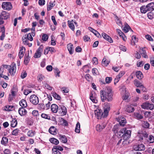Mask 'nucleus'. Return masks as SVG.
Wrapping results in <instances>:
<instances>
[{"label":"nucleus","mask_w":154,"mask_h":154,"mask_svg":"<svg viewBox=\"0 0 154 154\" xmlns=\"http://www.w3.org/2000/svg\"><path fill=\"white\" fill-rule=\"evenodd\" d=\"M111 88L108 87H106L105 91L101 90L100 91L101 99L103 102H104L106 100L108 102L112 100L113 94Z\"/></svg>","instance_id":"obj_1"},{"label":"nucleus","mask_w":154,"mask_h":154,"mask_svg":"<svg viewBox=\"0 0 154 154\" xmlns=\"http://www.w3.org/2000/svg\"><path fill=\"white\" fill-rule=\"evenodd\" d=\"M140 12L145 14L148 11H152L154 10V3L151 2L148 4L146 6L143 5L140 8Z\"/></svg>","instance_id":"obj_2"},{"label":"nucleus","mask_w":154,"mask_h":154,"mask_svg":"<svg viewBox=\"0 0 154 154\" xmlns=\"http://www.w3.org/2000/svg\"><path fill=\"white\" fill-rule=\"evenodd\" d=\"M141 106L143 109L150 110H152L154 108L153 104L148 102L143 103L142 104Z\"/></svg>","instance_id":"obj_3"},{"label":"nucleus","mask_w":154,"mask_h":154,"mask_svg":"<svg viewBox=\"0 0 154 154\" xmlns=\"http://www.w3.org/2000/svg\"><path fill=\"white\" fill-rule=\"evenodd\" d=\"M94 114L98 119H100L102 117L104 118L107 116H105L104 112H103L102 110L99 109H97L94 111Z\"/></svg>","instance_id":"obj_4"},{"label":"nucleus","mask_w":154,"mask_h":154,"mask_svg":"<svg viewBox=\"0 0 154 154\" xmlns=\"http://www.w3.org/2000/svg\"><path fill=\"white\" fill-rule=\"evenodd\" d=\"M30 102L35 105H37L39 102V99L38 97L35 94L31 96L29 98Z\"/></svg>","instance_id":"obj_5"},{"label":"nucleus","mask_w":154,"mask_h":154,"mask_svg":"<svg viewBox=\"0 0 154 154\" xmlns=\"http://www.w3.org/2000/svg\"><path fill=\"white\" fill-rule=\"evenodd\" d=\"M16 65L14 63H12L11 65L10 66L8 70L11 75L12 76L14 75L16 72Z\"/></svg>","instance_id":"obj_6"},{"label":"nucleus","mask_w":154,"mask_h":154,"mask_svg":"<svg viewBox=\"0 0 154 154\" xmlns=\"http://www.w3.org/2000/svg\"><path fill=\"white\" fill-rule=\"evenodd\" d=\"M44 48L42 45H41L39 47L38 49L36 51L35 53L34 56V57L35 58H39L41 55L43 51V49Z\"/></svg>","instance_id":"obj_7"},{"label":"nucleus","mask_w":154,"mask_h":154,"mask_svg":"<svg viewBox=\"0 0 154 154\" xmlns=\"http://www.w3.org/2000/svg\"><path fill=\"white\" fill-rule=\"evenodd\" d=\"M2 8L6 10H10L12 8V5L10 2H3L2 5Z\"/></svg>","instance_id":"obj_8"},{"label":"nucleus","mask_w":154,"mask_h":154,"mask_svg":"<svg viewBox=\"0 0 154 154\" xmlns=\"http://www.w3.org/2000/svg\"><path fill=\"white\" fill-rule=\"evenodd\" d=\"M110 104L108 103H104V112L105 116H107L109 110H110Z\"/></svg>","instance_id":"obj_9"},{"label":"nucleus","mask_w":154,"mask_h":154,"mask_svg":"<svg viewBox=\"0 0 154 154\" xmlns=\"http://www.w3.org/2000/svg\"><path fill=\"white\" fill-rule=\"evenodd\" d=\"M118 121L119 122L120 126H124L126 123V121L125 119L122 116H119L117 118Z\"/></svg>","instance_id":"obj_10"},{"label":"nucleus","mask_w":154,"mask_h":154,"mask_svg":"<svg viewBox=\"0 0 154 154\" xmlns=\"http://www.w3.org/2000/svg\"><path fill=\"white\" fill-rule=\"evenodd\" d=\"M59 112L61 113L63 115H66L67 113V109L65 106L63 105L59 106L58 109Z\"/></svg>","instance_id":"obj_11"},{"label":"nucleus","mask_w":154,"mask_h":154,"mask_svg":"<svg viewBox=\"0 0 154 154\" xmlns=\"http://www.w3.org/2000/svg\"><path fill=\"white\" fill-rule=\"evenodd\" d=\"M145 148L144 145L142 144H138L134 147V150L141 151L145 149Z\"/></svg>","instance_id":"obj_12"},{"label":"nucleus","mask_w":154,"mask_h":154,"mask_svg":"<svg viewBox=\"0 0 154 154\" xmlns=\"http://www.w3.org/2000/svg\"><path fill=\"white\" fill-rule=\"evenodd\" d=\"M9 17V14L5 11H2L0 14V17L2 20H6Z\"/></svg>","instance_id":"obj_13"},{"label":"nucleus","mask_w":154,"mask_h":154,"mask_svg":"<svg viewBox=\"0 0 154 154\" xmlns=\"http://www.w3.org/2000/svg\"><path fill=\"white\" fill-rule=\"evenodd\" d=\"M102 35L104 39L110 43H112L113 41L112 38L104 32L102 34Z\"/></svg>","instance_id":"obj_14"},{"label":"nucleus","mask_w":154,"mask_h":154,"mask_svg":"<svg viewBox=\"0 0 154 154\" xmlns=\"http://www.w3.org/2000/svg\"><path fill=\"white\" fill-rule=\"evenodd\" d=\"M131 131L130 130L126 131L125 132H124L123 135V139L127 140L128 139L131 137Z\"/></svg>","instance_id":"obj_15"},{"label":"nucleus","mask_w":154,"mask_h":154,"mask_svg":"<svg viewBox=\"0 0 154 154\" xmlns=\"http://www.w3.org/2000/svg\"><path fill=\"white\" fill-rule=\"evenodd\" d=\"M22 39L24 45H28L29 47H31L32 46V44L29 43L28 41L29 40L27 38H25V35L22 37Z\"/></svg>","instance_id":"obj_16"},{"label":"nucleus","mask_w":154,"mask_h":154,"mask_svg":"<svg viewBox=\"0 0 154 154\" xmlns=\"http://www.w3.org/2000/svg\"><path fill=\"white\" fill-rule=\"evenodd\" d=\"M105 124H102L101 125H98L96 126V129L97 131L100 132L106 127Z\"/></svg>","instance_id":"obj_17"},{"label":"nucleus","mask_w":154,"mask_h":154,"mask_svg":"<svg viewBox=\"0 0 154 154\" xmlns=\"http://www.w3.org/2000/svg\"><path fill=\"white\" fill-rule=\"evenodd\" d=\"M19 114L21 116L25 115L27 113L26 110L23 107L20 108L18 110Z\"/></svg>","instance_id":"obj_18"},{"label":"nucleus","mask_w":154,"mask_h":154,"mask_svg":"<svg viewBox=\"0 0 154 154\" xmlns=\"http://www.w3.org/2000/svg\"><path fill=\"white\" fill-rule=\"evenodd\" d=\"M59 107L55 104H53L51 106V109L52 111L55 113L57 112L58 111Z\"/></svg>","instance_id":"obj_19"},{"label":"nucleus","mask_w":154,"mask_h":154,"mask_svg":"<svg viewBox=\"0 0 154 154\" xmlns=\"http://www.w3.org/2000/svg\"><path fill=\"white\" fill-rule=\"evenodd\" d=\"M89 29L91 32H92L98 38L101 37L100 34L96 30L94 29L91 27L88 28Z\"/></svg>","instance_id":"obj_20"},{"label":"nucleus","mask_w":154,"mask_h":154,"mask_svg":"<svg viewBox=\"0 0 154 154\" xmlns=\"http://www.w3.org/2000/svg\"><path fill=\"white\" fill-rule=\"evenodd\" d=\"M126 130V128H123L122 129L120 130L119 132H117V136L119 137H123L124 132H125Z\"/></svg>","instance_id":"obj_21"},{"label":"nucleus","mask_w":154,"mask_h":154,"mask_svg":"<svg viewBox=\"0 0 154 154\" xmlns=\"http://www.w3.org/2000/svg\"><path fill=\"white\" fill-rule=\"evenodd\" d=\"M141 55L143 57L145 58H148V57L147 55V53L144 50V48H142L140 51Z\"/></svg>","instance_id":"obj_22"},{"label":"nucleus","mask_w":154,"mask_h":154,"mask_svg":"<svg viewBox=\"0 0 154 154\" xmlns=\"http://www.w3.org/2000/svg\"><path fill=\"white\" fill-rule=\"evenodd\" d=\"M67 49L70 54L73 53L74 50L73 49V45L71 44H69L67 45Z\"/></svg>","instance_id":"obj_23"},{"label":"nucleus","mask_w":154,"mask_h":154,"mask_svg":"<svg viewBox=\"0 0 154 154\" xmlns=\"http://www.w3.org/2000/svg\"><path fill=\"white\" fill-rule=\"evenodd\" d=\"M25 49L24 48H21L20 50L19 53V58L21 59L23 57L24 55V53L25 52Z\"/></svg>","instance_id":"obj_24"},{"label":"nucleus","mask_w":154,"mask_h":154,"mask_svg":"<svg viewBox=\"0 0 154 154\" xmlns=\"http://www.w3.org/2000/svg\"><path fill=\"white\" fill-rule=\"evenodd\" d=\"M56 128L54 126L51 127L49 129V132L52 134H55L56 133Z\"/></svg>","instance_id":"obj_25"},{"label":"nucleus","mask_w":154,"mask_h":154,"mask_svg":"<svg viewBox=\"0 0 154 154\" xmlns=\"http://www.w3.org/2000/svg\"><path fill=\"white\" fill-rule=\"evenodd\" d=\"M19 104L20 106L23 108L26 107L27 106L26 102L24 99H22L19 102Z\"/></svg>","instance_id":"obj_26"},{"label":"nucleus","mask_w":154,"mask_h":154,"mask_svg":"<svg viewBox=\"0 0 154 154\" xmlns=\"http://www.w3.org/2000/svg\"><path fill=\"white\" fill-rule=\"evenodd\" d=\"M141 125L143 127L146 128H148L149 126V123L146 121H142Z\"/></svg>","instance_id":"obj_27"},{"label":"nucleus","mask_w":154,"mask_h":154,"mask_svg":"<svg viewBox=\"0 0 154 154\" xmlns=\"http://www.w3.org/2000/svg\"><path fill=\"white\" fill-rule=\"evenodd\" d=\"M136 75L137 77L139 79H141L143 78V74L140 71L136 72Z\"/></svg>","instance_id":"obj_28"},{"label":"nucleus","mask_w":154,"mask_h":154,"mask_svg":"<svg viewBox=\"0 0 154 154\" xmlns=\"http://www.w3.org/2000/svg\"><path fill=\"white\" fill-rule=\"evenodd\" d=\"M134 84L137 87H143V85L142 83L137 80H134Z\"/></svg>","instance_id":"obj_29"},{"label":"nucleus","mask_w":154,"mask_h":154,"mask_svg":"<svg viewBox=\"0 0 154 154\" xmlns=\"http://www.w3.org/2000/svg\"><path fill=\"white\" fill-rule=\"evenodd\" d=\"M8 141V138L6 137H3L1 141V143L2 144L6 145Z\"/></svg>","instance_id":"obj_30"},{"label":"nucleus","mask_w":154,"mask_h":154,"mask_svg":"<svg viewBox=\"0 0 154 154\" xmlns=\"http://www.w3.org/2000/svg\"><path fill=\"white\" fill-rule=\"evenodd\" d=\"M49 140L51 143L56 145L58 144L59 143L58 140L54 138H50Z\"/></svg>","instance_id":"obj_31"},{"label":"nucleus","mask_w":154,"mask_h":154,"mask_svg":"<svg viewBox=\"0 0 154 154\" xmlns=\"http://www.w3.org/2000/svg\"><path fill=\"white\" fill-rule=\"evenodd\" d=\"M109 63V61H106V59L105 57H104L102 62V64L103 66H107Z\"/></svg>","instance_id":"obj_32"},{"label":"nucleus","mask_w":154,"mask_h":154,"mask_svg":"<svg viewBox=\"0 0 154 154\" xmlns=\"http://www.w3.org/2000/svg\"><path fill=\"white\" fill-rule=\"evenodd\" d=\"M138 133L140 134V136H142V139H143V137L145 138L147 137H148V134L145 131H141L140 132H138Z\"/></svg>","instance_id":"obj_33"},{"label":"nucleus","mask_w":154,"mask_h":154,"mask_svg":"<svg viewBox=\"0 0 154 154\" xmlns=\"http://www.w3.org/2000/svg\"><path fill=\"white\" fill-rule=\"evenodd\" d=\"M68 26L69 28L72 31H74L75 29V26L72 23V20L71 21L69 20L68 21Z\"/></svg>","instance_id":"obj_34"},{"label":"nucleus","mask_w":154,"mask_h":154,"mask_svg":"<svg viewBox=\"0 0 154 154\" xmlns=\"http://www.w3.org/2000/svg\"><path fill=\"white\" fill-rule=\"evenodd\" d=\"M134 114L135 117L137 119H142L143 118V116L140 113L136 112Z\"/></svg>","instance_id":"obj_35"},{"label":"nucleus","mask_w":154,"mask_h":154,"mask_svg":"<svg viewBox=\"0 0 154 154\" xmlns=\"http://www.w3.org/2000/svg\"><path fill=\"white\" fill-rule=\"evenodd\" d=\"M130 29L132 31V30L131 29L129 26L127 24L124 27L123 30L124 32L125 33H127L129 31V30Z\"/></svg>","instance_id":"obj_36"},{"label":"nucleus","mask_w":154,"mask_h":154,"mask_svg":"<svg viewBox=\"0 0 154 154\" xmlns=\"http://www.w3.org/2000/svg\"><path fill=\"white\" fill-rule=\"evenodd\" d=\"M49 5L47 6V10L48 11L50 10L55 5V4L54 3H52L51 1L49 2Z\"/></svg>","instance_id":"obj_37"},{"label":"nucleus","mask_w":154,"mask_h":154,"mask_svg":"<svg viewBox=\"0 0 154 154\" xmlns=\"http://www.w3.org/2000/svg\"><path fill=\"white\" fill-rule=\"evenodd\" d=\"M52 149H54V150H58V151L60 150L61 151H62L63 150V148L61 146L59 145H55L54 146Z\"/></svg>","instance_id":"obj_38"},{"label":"nucleus","mask_w":154,"mask_h":154,"mask_svg":"<svg viewBox=\"0 0 154 154\" xmlns=\"http://www.w3.org/2000/svg\"><path fill=\"white\" fill-rule=\"evenodd\" d=\"M30 57L29 56V53H28V55L26 57H25L24 59V63L27 65L29 62L30 60Z\"/></svg>","instance_id":"obj_39"},{"label":"nucleus","mask_w":154,"mask_h":154,"mask_svg":"<svg viewBox=\"0 0 154 154\" xmlns=\"http://www.w3.org/2000/svg\"><path fill=\"white\" fill-rule=\"evenodd\" d=\"M80 125L79 123V122H77L76 126L75 128V131L77 133H80Z\"/></svg>","instance_id":"obj_40"},{"label":"nucleus","mask_w":154,"mask_h":154,"mask_svg":"<svg viewBox=\"0 0 154 154\" xmlns=\"http://www.w3.org/2000/svg\"><path fill=\"white\" fill-rule=\"evenodd\" d=\"M60 139L61 140L62 142L63 143H66L67 142V138H66L65 136H60Z\"/></svg>","instance_id":"obj_41"},{"label":"nucleus","mask_w":154,"mask_h":154,"mask_svg":"<svg viewBox=\"0 0 154 154\" xmlns=\"http://www.w3.org/2000/svg\"><path fill=\"white\" fill-rule=\"evenodd\" d=\"M35 131L32 130H30L27 132V135L30 137H32L34 136L35 134Z\"/></svg>","instance_id":"obj_42"},{"label":"nucleus","mask_w":154,"mask_h":154,"mask_svg":"<svg viewBox=\"0 0 154 154\" xmlns=\"http://www.w3.org/2000/svg\"><path fill=\"white\" fill-rule=\"evenodd\" d=\"M38 108L40 110H44L45 109V106L43 103L38 104Z\"/></svg>","instance_id":"obj_43"},{"label":"nucleus","mask_w":154,"mask_h":154,"mask_svg":"<svg viewBox=\"0 0 154 154\" xmlns=\"http://www.w3.org/2000/svg\"><path fill=\"white\" fill-rule=\"evenodd\" d=\"M119 127V125H114L113 128L112 129V131L115 133H117L118 131Z\"/></svg>","instance_id":"obj_44"},{"label":"nucleus","mask_w":154,"mask_h":154,"mask_svg":"<svg viewBox=\"0 0 154 154\" xmlns=\"http://www.w3.org/2000/svg\"><path fill=\"white\" fill-rule=\"evenodd\" d=\"M134 110V108L131 106H129L126 109L127 111L129 112H132Z\"/></svg>","instance_id":"obj_45"},{"label":"nucleus","mask_w":154,"mask_h":154,"mask_svg":"<svg viewBox=\"0 0 154 154\" xmlns=\"http://www.w3.org/2000/svg\"><path fill=\"white\" fill-rule=\"evenodd\" d=\"M54 73L56 74V76H58V77H60V71L59 70V69L57 68H55L54 69Z\"/></svg>","instance_id":"obj_46"},{"label":"nucleus","mask_w":154,"mask_h":154,"mask_svg":"<svg viewBox=\"0 0 154 154\" xmlns=\"http://www.w3.org/2000/svg\"><path fill=\"white\" fill-rule=\"evenodd\" d=\"M17 124V121L16 119H14L11 122V127H14L16 126Z\"/></svg>","instance_id":"obj_47"},{"label":"nucleus","mask_w":154,"mask_h":154,"mask_svg":"<svg viewBox=\"0 0 154 154\" xmlns=\"http://www.w3.org/2000/svg\"><path fill=\"white\" fill-rule=\"evenodd\" d=\"M25 38H27L28 40L30 41H32L33 40V38L32 36V35L30 33H29L27 35H26Z\"/></svg>","instance_id":"obj_48"},{"label":"nucleus","mask_w":154,"mask_h":154,"mask_svg":"<svg viewBox=\"0 0 154 154\" xmlns=\"http://www.w3.org/2000/svg\"><path fill=\"white\" fill-rule=\"evenodd\" d=\"M52 96L55 99L57 100H59L61 98L60 96L59 95L57 94L56 93H54L52 95Z\"/></svg>","instance_id":"obj_49"},{"label":"nucleus","mask_w":154,"mask_h":154,"mask_svg":"<svg viewBox=\"0 0 154 154\" xmlns=\"http://www.w3.org/2000/svg\"><path fill=\"white\" fill-rule=\"evenodd\" d=\"M5 110L7 111H10L12 110L14 108V106H12L7 105L5 106Z\"/></svg>","instance_id":"obj_50"},{"label":"nucleus","mask_w":154,"mask_h":154,"mask_svg":"<svg viewBox=\"0 0 154 154\" xmlns=\"http://www.w3.org/2000/svg\"><path fill=\"white\" fill-rule=\"evenodd\" d=\"M90 99L92 100V101L94 103H97V100H96L95 99L93 96V94H91L90 96Z\"/></svg>","instance_id":"obj_51"},{"label":"nucleus","mask_w":154,"mask_h":154,"mask_svg":"<svg viewBox=\"0 0 154 154\" xmlns=\"http://www.w3.org/2000/svg\"><path fill=\"white\" fill-rule=\"evenodd\" d=\"M19 130L18 129H16L12 131V134L13 135L17 136L19 133Z\"/></svg>","instance_id":"obj_52"},{"label":"nucleus","mask_w":154,"mask_h":154,"mask_svg":"<svg viewBox=\"0 0 154 154\" xmlns=\"http://www.w3.org/2000/svg\"><path fill=\"white\" fill-rule=\"evenodd\" d=\"M92 62L93 64L96 65L98 63V60L96 57H94L92 60Z\"/></svg>","instance_id":"obj_53"},{"label":"nucleus","mask_w":154,"mask_h":154,"mask_svg":"<svg viewBox=\"0 0 154 154\" xmlns=\"http://www.w3.org/2000/svg\"><path fill=\"white\" fill-rule=\"evenodd\" d=\"M112 79L111 77H106L105 79L106 83L107 84L110 83L112 80Z\"/></svg>","instance_id":"obj_54"},{"label":"nucleus","mask_w":154,"mask_h":154,"mask_svg":"<svg viewBox=\"0 0 154 154\" xmlns=\"http://www.w3.org/2000/svg\"><path fill=\"white\" fill-rule=\"evenodd\" d=\"M0 85H2L4 88H6L8 85V84L4 81L1 82L0 83Z\"/></svg>","instance_id":"obj_55"},{"label":"nucleus","mask_w":154,"mask_h":154,"mask_svg":"<svg viewBox=\"0 0 154 154\" xmlns=\"http://www.w3.org/2000/svg\"><path fill=\"white\" fill-rule=\"evenodd\" d=\"M149 140L150 143H153L154 142V137L152 135L150 136L149 138Z\"/></svg>","instance_id":"obj_56"},{"label":"nucleus","mask_w":154,"mask_h":154,"mask_svg":"<svg viewBox=\"0 0 154 154\" xmlns=\"http://www.w3.org/2000/svg\"><path fill=\"white\" fill-rule=\"evenodd\" d=\"M48 39V36L45 34H44L43 35L42 37V40L45 41H46Z\"/></svg>","instance_id":"obj_57"},{"label":"nucleus","mask_w":154,"mask_h":154,"mask_svg":"<svg viewBox=\"0 0 154 154\" xmlns=\"http://www.w3.org/2000/svg\"><path fill=\"white\" fill-rule=\"evenodd\" d=\"M44 76L41 74H39L37 76L38 80V81H42L43 79Z\"/></svg>","instance_id":"obj_58"},{"label":"nucleus","mask_w":154,"mask_h":154,"mask_svg":"<svg viewBox=\"0 0 154 154\" xmlns=\"http://www.w3.org/2000/svg\"><path fill=\"white\" fill-rule=\"evenodd\" d=\"M27 75V73L26 71L23 72L21 75V77L22 79H24L25 78Z\"/></svg>","instance_id":"obj_59"},{"label":"nucleus","mask_w":154,"mask_h":154,"mask_svg":"<svg viewBox=\"0 0 154 154\" xmlns=\"http://www.w3.org/2000/svg\"><path fill=\"white\" fill-rule=\"evenodd\" d=\"M51 20H52L54 24L55 25H56L57 24V22L56 21L55 18L54 16H51Z\"/></svg>","instance_id":"obj_60"},{"label":"nucleus","mask_w":154,"mask_h":154,"mask_svg":"<svg viewBox=\"0 0 154 154\" xmlns=\"http://www.w3.org/2000/svg\"><path fill=\"white\" fill-rule=\"evenodd\" d=\"M48 48L49 51H50L51 53H53L55 52H56L55 49L53 48L48 47Z\"/></svg>","instance_id":"obj_61"},{"label":"nucleus","mask_w":154,"mask_h":154,"mask_svg":"<svg viewBox=\"0 0 154 154\" xmlns=\"http://www.w3.org/2000/svg\"><path fill=\"white\" fill-rule=\"evenodd\" d=\"M32 114L35 116H37L38 115V112L37 110H34L32 112Z\"/></svg>","instance_id":"obj_62"},{"label":"nucleus","mask_w":154,"mask_h":154,"mask_svg":"<svg viewBox=\"0 0 154 154\" xmlns=\"http://www.w3.org/2000/svg\"><path fill=\"white\" fill-rule=\"evenodd\" d=\"M11 151L9 149H5L4 151V154H10Z\"/></svg>","instance_id":"obj_63"},{"label":"nucleus","mask_w":154,"mask_h":154,"mask_svg":"<svg viewBox=\"0 0 154 154\" xmlns=\"http://www.w3.org/2000/svg\"><path fill=\"white\" fill-rule=\"evenodd\" d=\"M52 154H61L60 152L58 150H54L52 149Z\"/></svg>","instance_id":"obj_64"}]
</instances>
